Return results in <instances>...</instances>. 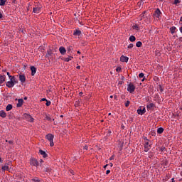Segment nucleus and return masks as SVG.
Returning <instances> with one entry per match:
<instances>
[{
	"label": "nucleus",
	"instance_id": "1",
	"mask_svg": "<svg viewBox=\"0 0 182 182\" xmlns=\"http://www.w3.org/2000/svg\"><path fill=\"white\" fill-rule=\"evenodd\" d=\"M10 80L6 82V86L9 88L14 87L15 85L18 84V80L15 76H10Z\"/></svg>",
	"mask_w": 182,
	"mask_h": 182
},
{
	"label": "nucleus",
	"instance_id": "14",
	"mask_svg": "<svg viewBox=\"0 0 182 182\" xmlns=\"http://www.w3.org/2000/svg\"><path fill=\"white\" fill-rule=\"evenodd\" d=\"M22 105H23V99H18L16 107H21Z\"/></svg>",
	"mask_w": 182,
	"mask_h": 182
},
{
	"label": "nucleus",
	"instance_id": "60",
	"mask_svg": "<svg viewBox=\"0 0 182 182\" xmlns=\"http://www.w3.org/2000/svg\"><path fill=\"white\" fill-rule=\"evenodd\" d=\"M46 171H49V169H48Z\"/></svg>",
	"mask_w": 182,
	"mask_h": 182
},
{
	"label": "nucleus",
	"instance_id": "3",
	"mask_svg": "<svg viewBox=\"0 0 182 182\" xmlns=\"http://www.w3.org/2000/svg\"><path fill=\"white\" fill-rule=\"evenodd\" d=\"M54 136L52 134H48L46 136V138L47 139V140H48V141H50V147H53V146H55V144L53 143V139H54Z\"/></svg>",
	"mask_w": 182,
	"mask_h": 182
},
{
	"label": "nucleus",
	"instance_id": "26",
	"mask_svg": "<svg viewBox=\"0 0 182 182\" xmlns=\"http://www.w3.org/2000/svg\"><path fill=\"white\" fill-rule=\"evenodd\" d=\"M6 3V0H0V6H4Z\"/></svg>",
	"mask_w": 182,
	"mask_h": 182
},
{
	"label": "nucleus",
	"instance_id": "16",
	"mask_svg": "<svg viewBox=\"0 0 182 182\" xmlns=\"http://www.w3.org/2000/svg\"><path fill=\"white\" fill-rule=\"evenodd\" d=\"M6 79V76L0 75V85L5 82Z\"/></svg>",
	"mask_w": 182,
	"mask_h": 182
},
{
	"label": "nucleus",
	"instance_id": "52",
	"mask_svg": "<svg viewBox=\"0 0 182 182\" xmlns=\"http://www.w3.org/2000/svg\"><path fill=\"white\" fill-rule=\"evenodd\" d=\"M110 99H113V95H111V96H110Z\"/></svg>",
	"mask_w": 182,
	"mask_h": 182
},
{
	"label": "nucleus",
	"instance_id": "2",
	"mask_svg": "<svg viewBox=\"0 0 182 182\" xmlns=\"http://www.w3.org/2000/svg\"><path fill=\"white\" fill-rule=\"evenodd\" d=\"M11 166H12V162L11 161L4 164L1 167L2 171H9V170H11Z\"/></svg>",
	"mask_w": 182,
	"mask_h": 182
},
{
	"label": "nucleus",
	"instance_id": "39",
	"mask_svg": "<svg viewBox=\"0 0 182 182\" xmlns=\"http://www.w3.org/2000/svg\"><path fill=\"white\" fill-rule=\"evenodd\" d=\"M6 141H8V143H9V144H14V141H12L6 140Z\"/></svg>",
	"mask_w": 182,
	"mask_h": 182
},
{
	"label": "nucleus",
	"instance_id": "56",
	"mask_svg": "<svg viewBox=\"0 0 182 182\" xmlns=\"http://www.w3.org/2000/svg\"><path fill=\"white\" fill-rule=\"evenodd\" d=\"M80 95H83V92H80Z\"/></svg>",
	"mask_w": 182,
	"mask_h": 182
},
{
	"label": "nucleus",
	"instance_id": "24",
	"mask_svg": "<svg viewBox=\"0 0 182 182\" xmlns=\"http://www.w3.org/2000/svg\"><path fill=\"white\" fill-rule=\"evenodd\" d=\"M130 42H134L136 41V37L134 36H131L129 37Z\"/></svg>",
	"mask_w": 182,
	"mask_h": 182
},
{
	"label": "nucleus",
	"instance_id": "19",
	"mask_svg": "<svg viewBox=\"0 0 182 182\" xmlns=\"http://www.w3.org/2000/svg\"><path fill=\"white\" fill-rule=\"evenodd\" d=\"M72 59H73V57L69 56L68 58H63V60H64V62H70Z\"/></svg>",
	"mask_w": 182,
	"mask_h": 182
},
{
	"label": "nucleus",
	"instance_id": "17",
	"mask_svg": "<svg viewBox=\"0 0 182 182\" xmlns=\"http://www.w3.org/2000/svg\"><path fill=\"white\" fill-rule=\"evenodd\" d=\"M82 34V31H79V30H75L73 33V35L75 36H80V35Z\"/></svg>",
	"mask_w": 182,
	"mask_h": 182
},
{
	"label": "nucleus",
	"instance_id": "9",
	"mask_svg": "<svg viewBox=\"0 0 182 182\" xmlns=\"http://www.w3.org/2000/svg\"><path fill=\"white\" fill-rule=\"evenodd\" d=\"M30 164L31 166H35L36 167H38L39 166V164L38 163V161L33 158H31L30 160Z\"/></svg>",
	"mask_w": 182,
	"mask_h": 182
},
{
	"label": "nucleus",
	"instance_id": "61",
	"mask_svg": "<svg viewBox=\"0 0 182 182\" xmlns=\"http://www.w3.org/2000/svg\"><path fill=\"white\" fill-rule=\"evenodd\" d=\"M46 171H49V169H48Z\"/></svg>",
	"mask_w": 182,
	"mask_h": 182
},
{
	"label": "nucleus",
	"instance_id": "47",
	"mask_svg": "<svg viewBox=\"0 0 182 182\" xmlns=\"http://www.w3.org/2000/svg\"><path fill=\"white\" fill-rule=\"evenodd\" d=\"M3 160H2V159H1V157H0V163H3Z\"/></svg>",
	"mask_w": 182,
	"mask_h": 182
},
{
	"label": "nucleus",
	"instance_id": "30",
	"mask_svg": "<svg viewBox=\"0 0 182 182\" xmlns=\"http://www.w3.org/2000/svg\"><path fill=\"white\" fill-rule=\"evenodd\" d=\"M145 14H146V11H144V12L140 15L141 21V19H143V18H144Z\"/></svg>",
	"mask_w": 182,
	"mask_h": 182
},
{
	"label": "nucleus",
	"instance_id": "38",
	"mask_svg": "<svg viewBox=\"0 0 182 182\" xmlns=\"http://www.w3.org/2000/svg\"><path fill=\"white\" fill-rule=\"evenodd\" d=\"M46 106H50V101H47Z\"/></svg>",
	"mask_w": 182,
	"mask_h": 182
},
{
	"label": "nucleus",
	"instance_id": "15",
	"mask_svg": "<svg viewBox=\"0 0 182 182\" xmlns=\"http://www.w3.org/2000/svg\"><path fill=\"white\" fill-rule=\"evenodd\" d=\"M31 75L35 76V74L36 73V68H35V66L31 67Z\"/></svg>",
	"mask_w": 182,
	"mask_h": 182
},
{
	"label": "nucleus",
	"instance_id": "29",
	"mask_svg": "<svg viewBox=\"0 0 182 182\" xmlns=\"http://www.w3.org/2000/svg\"><path fill=\"white\" fill-rule=\"evenodd\" d=\"M144 143H147V142H149V141H151L149 140V139H147V137H146V136H144Z\"/></svg>",
	"mask_w": 182,
	"mask_h": 182
},
{
	"label": "nucleus",
	"instance_id": "58",
	"mask_svg": "<svg viewBox=\"0 0 182 182\" xmlns=\"http://www.w3.org/2000/svg\"><path fill=\"white\" fill-rule=\"evenodd\" d=\"M77 53H79V54H80V51H77Z\"/></svg>",
	"mask_w": 182,
	"mask_h": 182
},
{
	"label": "nucleus",
	"instance_id": "48",
	"mask_svg": "<svg viewBox=\"0 0 182 182\" xmlns=\"http://www.w3.org/2000/svg\"><path fill=\"white\" fill-rule=\"evenodd\" d=\"M2 18V14L0 13V19Z\"/></svg>",
	"mask_w": 182,
	"mask_h": 182
},
{
	"label": "nucleus",
	"instance_id": "36",
	"mask_svg": "<svg viewBox=\"0 0 182 182\" xmlns=\"http://www.w3.org/2000/svg\"><path fill=\"white\" fill-rule=\"evenodd\" d=\"M46 120H50V117L48 116V114L46 115Z\"/></svg>",
	"mask_w": 182,
	"mask_h": 182
},
{
	"label": "nucleus",
	"instance_id": "51",
	"mask_svg": "<svg viewBox=\"0 0 182 182\" xmlns=\"http://www.w3.org/2000/svg\"><path fill=\"white\" fill-rule=\"evenodd\" d=\"M171 180H172V182H175L174 178H173Z\"/></svg>",
	"mask_w": 182,
	"mask_h": 182
},
{
	"label": "nucleus",
	"instance_id": "43",
	"mask_svg": "<svg viewBox=\"0 0 182 182\" xmlns=\"http://www.w3.org/2000/svg\"><path fill=\"white\" fill-rule=\"evenodd\" d=\"M134 29H139V27L137 26H134Z\"/></svg>",
	"mask_w": 182,
	"mask_h": 182
},
{
	"label": "nucleus",
	"instance_id": "37",
	"mask_svg": "<svg viewBox=\"0 0 182 182\" xmlns=\"http://www.w3.org/2000/svg\"><path fill=\"white\" fill-rule=\"evenodd\" d=\"M72 49H73V48H72V46L68 47V52H70V50H72Z\"/></svg>",
	"mask_w": 182,
	"mask_h": 182
},
{
	"label": "nucleus",
	"instance_id": "23",
	"mask_svg": "<svg viewBox=\"0 0 182 182\" xmlns=\"http://www.w3.org/2000/svg\"><path fill=\"white\" fill-rule=\"evenodd\" d=\"M164 132V129L163 127H160L157 129L158 134H161Z\"/></svg>",
	"mask_w": 182,
	"mask_h": 182
},
{
	"label": "nucleus",
	"instance_id": "25",
	"mask_svg": "<svg viewBox=\"0 0 182 182\" xmlns=\"http://www.w3.org/2000/svg\"><path fill=\"white\" fill-rule=\"evenodd\" d=\"M32 181L33 182H41V179H39V178L38 177H34L32 178Z\"/></svg>",
	"mask_w": 182,
	"mask_h": 182
},
{
	"label": "nucleus",
	"instance_id": "49",
	"mask_svg": "<svg viewBox=\"0 0 182 182\" xmlns=\"http://www.w3.org/2000/svg\"><path fill=\"white\" fill-rule=\"evenodd\" d=\"M77 69H80V65L77 66Z\"/></svg>",
	"mask_w": 182,
	"mask_h": 182
},
{
	"label": "nucleus",
	"instance_id": "55",
	"mask_svg": "<svg viewBox=\"0 0 182 182\" xmlns=\"http://www.w3.org/2000/svg\"><path fill=\"white\" fill-rule=\"evenodd\" d=\"M70 1H72V0H67V2H70Z\"/></svg>",
	"mask_w": 182,
	"mask_h": 182
},
{
	"label": "nucleus",
	"instance_id": "59",
	"mask_svg": "<svg viewBox=\"0 0 182 182\" xmlns=\"http://www.w3.org/2000/svg\"><path fill=\"white\" fill-rule=\"evenodd\" d=\"M60 117H63V115H61Z\"/></svg>",
	"mask_w": 182,
	"mask_h": 182
},
{
	"label": "nucleus",
	"instance_id": "40",
	"mask_svg": "<svg viewBox=\"0 0 182 182\" xmlns=\"http://www.w3.org/2000/svg\"><path fill=\"white\" fill-rule=\"evenodd\" d=\"M109 160H114V156L112 155V156L109 158Z\"/></svg>",
	"mask_w": 182,
	"mask_h": 182
},
{
	"label": "nucleus",
	"instance_id": "46",
	"mask_svg": "<svg viewBox=\"0 0 182 182\" xmlns=\"http://www.w3.org/2000/svg\"><path fill=\"white\" fill-rule=\"evenodd\" d=\"M180 32L182 33V26L180 28Z\"/></svg>",
	"mask_w": 182,
	"mask_h": 182
},
{
	"label": "nucleus",
	"instance_id": "28",
	"mask_svg": "<svg viewBox=\"0 0 182 182\" xmlns=\"http://www.w3.org/2000/svg\"><path fill=\"white\" fill-rule=\"evenodd\" d=\"M141 45H143V43H142L141 41H138V42H136V46L137 48H141Z\"/></svg>",
	"mask_w": 182,
	"mask_h": 182
},
{
	"label": "nucleus",
	"instance_id": "10",
	"mask_svg": "<svg viewBox=\"0 0 182 182\" xmlns=\"http://www.w3.org/2000/svg\"><path fill=\"white\" fill-rule=\"evenodd\" d=\"M19 80L21 83H25L26 82V77H25V75L21 74L18 75Z\"/></svg>",
	"mask_w": 182,
	"mask_h": 182
},
{
	"label": "nucleus",
	"instance_id": "31",
	"mask_svg": "<svg viewBox=\"0 0 182 182\" xmlns=\"http://www.w3.org/2000/svg\"><path fill=\"white\" fill-rule=\"evenodd\" d=\"M133 46H134L133 43H131V44H129V45L127 46V48H128V49H132V48H133Z\"/></svg>",
	"mask_w": 182,
	"mask_h": 182
},
{
	"label": "nucleus",
	"instance_id": "27",
	"mask_svg": "<svg viewBox=\"0 0 182 182\" xmlns=\"http://www.w3.org/2000/svg\"><path fill=\"white\" fill-rule=\"evenodd\" d=\"M170 31H171V33H176V27L173 26L170 28Z\"/></svg>",
	"mask_w": 182,
	"mask_h": 182
},
{
	"label": "nucleus",
	"instance_id": "54",
	"mask_svg": "<svg viewBox=\"0 0 182 182\" xmlns=\"http://www.w3.org/2000/svg\"><path fill=\"white\" fill-rule=\"evenodd\" d=\"M85 150H87V146H85Z\"/></svg>",
	"mask_w": 182,
	"mask_h": 182
},
{
	"label": "nucleus",
	"instance_id": "50",
	"mask_svg": "<svg viewBox=\"0 0 182 182\" xmlns=\"http://www.w3.org/2000/svg\"><path fill=\"white\" fill-rule=\"evenodd\" d=\"M107 166H109V164H107L104 166V168H106V167H107Z\"/></svg>",
	"mask_w": 182,
	"mask_h": 182
},
{
	"label": "nucleus",
	"instance_id": "5",
	"mask_svg": "<svg viewBox=\"0 0 182 182\" xmlns=\"http://www.w3.org/2000/svg\"><path fill=\"white\" fill-rule=\"evenodd\" d=\"M41 9H42V5L38 4L33 8V11L34 14H41Z\"/></svg>",
	"mask_w": 182,
	"mask_h": 182
},
{
	"label": "nucleus",
	"instance_id": "6",
	"mask_svg": "<svg viewBox=\"0 0 182 182\" xmlns=\"http://www.w3.org/2000/svg\"><path fill=\"white\" fill-rule=\"evenodd\" d=\"M127 90L129 92V93H133V92L136 90V86H134L133 83L130 82L127 86Z\"/></svg>",
	"mask_w": 182,
	"mask_h": 182
},
{
	"label": "nucleus",
	"instance_id": "33",
	"mask_svg": "<svg viewBox=\"0 0 182 182\" xmlns=\"http://www.w3.org/2000/svg\"><path fill=\"white\" fill-rule=\"evenodd\" d=\"M116 70H117V72H121V71H122V68L117 67V68H116Z\"/></svg>",
	"mask_w": 182,
	"mask_h": 182
},
{
	"label": "nucleus",
	"instance_id": "21",
	"mask_svg": "<svg viewBox=\"0 0 182 182\" xmlns=\"http://www.w3.org/2000/svg\"><path fill=\"white\" fill-rule=\"evenodd\" d=\"M146 107L149 110H151V109H153V107H154V104L150 103L146 105Z\"/></svg>",
	"mask_w": 182,
	"mask_h": 182
},
{
	"label": "nucleus",
	"instance_id": "41",
	"mask_svg": "<svg viewBox=\"0 0 182 182\" xmlns=\"http://www.w3.org/2000/svg\"><path fill=\"white\" fill-rule=\"evenodd\" d=\"M41 100H42V102H45V101L48 102V100H46V98H42Z\"/></svg>",
	"mask_w": 182,
	"mask_h": 182
},
{
	"label": "nucleus",
	"instance_id": "12",
	"mask_svg": "<svg viewBox=\"0 0 182 182\" xmlns=\"http://www.w3.org/2000/svg\"><path fill=\"white\" fill-rule=\"evenodd\" d=\"M154 15L155 18H160V15H161V11H160V9H157L155 11V13Z\"/></svg>",
	"mask_w": 182,
	"mask_h": 182
},
{
	"label": "nucleus",
	"instance_id": "45",
	"mask_svg": "<svg viewBox=\"0 0 182 182\" xmlns=\"http://www.w3.org/2000/svg\"><path fill=\"white\" fill-rule=\"evenodd\" d=\"M109 166H110V167H113V164L112 163H109Z\"/></svg>",
	"mask_w": 182,
	"mask_h": 182
},
{
	"label": "nucleus",
	"instance_id": "13",
	"mask_svg": "<svg viewBox=\"0 0 182 182\" xmlns=\"http://www.w3.org/2000/svg\"><path fill=\"white\" fill-rule=\"evenodd\" d=\"M120 61L121 62H126V63H127V62H129V58L126 57L124 55H122L120 57Z\"/></svg>",
	"mask_w": 182,
	"mask_h": 182
},
{
	"label": "nucleus",
	"instance_id": "11",
	"mask_svg": "<svg viewBox=\"0 0 182 182\" xmlns=\"http://www.w3.org/2000/svg\"><path fill=\"white\" fill-rule=\"evenodd\" d=\"M59 52L61 53V55H66V48L63 46H60L59 48Z\"/></svg>",
	"mask_w": 182,
	"mask_h": 182
},
{
	"label": "nucleus",
	"instance_id": "32",
	"mask_svg": "<svg viewBox=\"0 0 182 182\" xmlns=\"http://www.w3.org/2000/svg\"><path fill=\"white\" fill-rule=\"evenodd\" d=\"M129 105H130V102H129V101H127V102H125V106H126V107H129Z\"/></svg>",
	"mask_w": 182,
	"mask_h": 182
},
{
	"label": "nucleus",
	"instance_id": "4",
	"mask_svg": "<svg viewBox=\"0 0 182 182\" xmlns=\"http://www.w3.org/2000/svg\"><path fill=\"white\" fill-rule=\"evenodd\" d=\"M151 144H153V142L151 141H149L148 142H144V151L147 153L150 149H151Z\"/></svg>",
	"mask_w": 182,
	"mask_h": 182
},
{
	"label": "nucleus",
	"instance_id": "34",
	"mask_svg": "<svg viewBox=\"0 0 182 182\" xmlns=\"http://www.w3.org/2000/svg\"><path fill=\"white\" fill-rule=\"evenodd\" d=\"M139 77L141 78V77H144V74L143 73H140L139 75Z\"/></svg>",
	"mask_w": 182,
	"mask_h": 182
},
{
	"label": "nucleus",
	"instance_id": "35",
	"mask_svg": "<svg viewBox=\"0 0 182 182\" xmlns=\"http://www.w3.org/2000/svg\"><path fill=\"white\" fill-rule=\"evenodd\" d=\"M175 5H177V4H180V0H174Z\"/></svg>",
	"mask_w": 182,
	"mask_h": 182
},
{
	"label": "nucleus",
	"instance_id": "22",
	"mask_svg": "<svg viewBox=\"0 0 182 182\" xmlns=\"http://www.w3.org/2000/svg\"><path fill=\"white\" fill-rule=\"evenodd\" d=\"M12 105L11 104H9L6 107V112H9L10 110H12Z\"/></svg>",
	"mask_w": 182,
	"mask_h": 182
},
{
	"label": "nucleus",
	"instance_id": "18",
	"mask_svg": "<svg viewBox=\"0 0 182 182\" xmlns=\"http://www.w3.org/2000/svg\"><path fill=\"white\" fill-rule=\"evenodd\" d=\"M0 117H6V112H5L4 110L0 111Z\"/></svg>",
	"mask_w": 182,
	"mask_h": 182
},
{
	"label": "nucleus",
	"instance_id": "7",
	"mask_svg": "<svg viewBox=\"0 0 182 182\" xmlns=\"http://www.w3.org/2000/svg\"><path fill=\"white\" fill-rule=\"evenodd\" d=\"M23 117L26 119V120H27V122H30L31 123L33 122L34 119L30 114H24Z\"/></svg>",
	"mask_w": 182,
	"mask_h": 182
},
{
	"label": "nucleus",
	"instance_id": "8",
	"mask_svg": "<svg viewBox=\"0 0 182 182\" xmlns=\"http://www.w3.org/2000/svg\"><path fill=\"white\" fill-rule=\"evenodd\" d=\"M137 113H138V114H140L141 116H143V114H144V113H146V107H140L137 109Z\"/></svg>",
	"mask_w": 182,
	"mask_h": 182
},
{
	"label": "nucleus",
	"instance_id": "20",
	"mask_svg": "<svg viewBox=\"0 0 182 182\" xmlns=\"http://www.w3.org/2000/svg\"><path fill=\"white\" fill-rule=\"evenodd\" d=\"M39 152H40V154H41V156L44 157V159H46V157H48V154L44 151L40 150Z\"/></svg>",
	"mask_w": 182,
	"mask_h": 182
},
{
	"label": "nucleus",
	"instance_id": "57",
	"mask_svg": "<svg viewBox=\"0 0 182 182\" xmlns=\"http://www.w3.org/2000/svg\"><path fill=\"white\" fill-rule=\"evenodd\" d=\"M26 99H27L26 97H24V100H26Z\"/></svg>",
	"mask_w": 182,
	"mask_h": 182
},
{
	"label": "nucleus",
	"instance_id": "42",
	"mask_svg": "<svg viewBox=\"0 0 182 182\" xmlns=\"http://www.w3.org/2000/svg\"><path fill=\"white\" fill-rule=\"evenodd\" d=\"M7 75L9 76V78L10 79V76H12L11 75V74L9 73V72H7Z\"/></svg>",
	"mask_w": 182,
	"mask_h": 182
},
{
	"label": "nucleus",
	"instance_id": "44",
	"mask_svg": "<svg viewBox=\"0 0 182 182\" xmlns=\"http://www.w3.org/2000/svg\"><path fill=\"white\" fill-rule=\"evenodd\" d=\"M109 173H110V170H107V171H106V174H109Z\"/></svg>",
	"mask_w": 182,
	"mask_h": 182
},
{
	"label": "nucleus",
	"instance_id": "53",
	"mask_svg": "<svg viewBox=\"0 0 182 182\" xmlns=\"http://www.w3.org/2000/svg\"><path fill=\"white\" fill-rule=\"evenodd\" d=\"M40 161H41V163H43V160H42V159H41Z\"/></svg>",
	"mask_w": 182,
	"mask_h": 182
}]
</instances>
